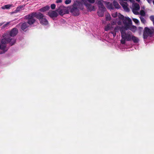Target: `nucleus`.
<instances>
[{
    "instance_id": "obj_27",
    "label": "nucleus",
    "mask_w": 154,
    "mask_h": 154,
    "mask_svg": "<svg viewBox=\"0 0 154 154\" xmlns=\"http://www.w3.org/2000/svg\"><path fill=\"white\" fill-rule=\"evenodd\" d=\"M140 14L141 16H144L145 15V13L143 10H141L140 11Z\"/></svg>"
},
{
    "instance_id": "obj_30",
    "label": "nucleus",
    "mask_w": 154,
    "mask_h": 154,
    "mask_svg": "<svg viewBox=\"0 0 154 154\" xmlns=\"http://www.w3.org/2000/svg\"><path fill=\"white\" fill-rule=\"evenodd\" d=\"M105 30L106 31H108L110 29V26L109 25H107L105 27Z\"/></svg>"
},
{
    "instance_id": "obj_20",
    "label": "nucleus",
    "mask_w": 154,
    "mask_h": 154,
    "mask_svg": "<svg viewBox=\"0 0 154 154\" xmlns=\"http://www.w3.org/2000/svg\"><path fill=\"white\" fill-rule=\"evenodd\" d=\"M24 5H20L18 6L15 10V12H19L20 11L22 10L23 8L24 7Z\"/></svg>"
},
{
    "instance_id": "obj_32",
    "label": "nucleus",
    "mask_w": 154,
    "mask_h": 154,
    "mask_svg": "<svg viewBox=\"0 0 154 154\" xmlns=\"http://www.w3.org/2000/svg\"><path fill=\"white\" fill-rule=\"evenodd\" d=\"M150 20L153 22V23H154V16H151L150 17Z\"/></svg>"
},
{
    "instance_id": "obj_39",
    "label": "nucleus",
    "mask_w": 154,
    "mask_h": 154,
    "mask_svg": "<svg viewBox=\"0 0 154 154\" xmlns=\"http://www.w3.org/2000/svg\"><path fill=\"white\" fill-rule=\"evenodd\" d=\"M9 23L8 22L7 23H6V24H5L4 26V27H6L8 25Z\"/></svg>"
},
{
    "instance_id": "obj_21",
    "label": "nucleus",
    "mask_w": 154,
    "mask_h": 154,
    "mask_svg": "<svg viewBox=\"0 0 154 154\" xmlns=\"http://www.w3.org/2000/svg\"><path fill=\"white\" fill-rule=\"evenodd\" d=\"M129 26L128 29H130L131 31L133 32H135L137 29L136 27L134 26H132L131 27Z\"/></svg>"
},
{
    "instance_id": "obj_41",
    "label": "nucleus",
    "mask_w": 154,
    "mask_h": 154,
    "mask_svg": "<svg viewBox=\"0 0 154 154\" xmlns=\"http://www.w3.org/2000/svg\"><path fill=\"white\" fill-rule=\"evenodd\" d=\"M120 2H125L124 1H127L128 0H119Z\"/></svg>"
},
{
    "instance_id": "obj_5",
    "label": "nucleus",
    "mask_w": 154,
    "mask_h": 154,
    "mask_svg": "<svg viewBox=\"0 0 154 154\" xmlns=\"http://www.w3.org/2000/svg\"><path fill=\"white\" fill-rule=\"evenodd\" d=\"M153 33H154V32L153 30H152V27H150V29L147 27H145L144 28L143 33L144 39L147 38L148 36L151 37Z\"/></svg>"
},
{
    "instance_id": "obj_33",
    "label": "nucleus",
    "mask_w": 154,
    "mask_h": 154,
    "mask_svg": "<svg viewBox=\"0 0 154 154\" xmlns=\"http://www.w3.org/2000/svg\"><path fill=\"white\" fill-rule=\"evenodd\" d=\"M51 8L52 9H54L56 7V5L55 4H52L51 6Z\"/></svg>"
},
{
    "instance_id": "obj_13",
    "label": "nucleus",
    "mask_w": 154,
    "mask_h": 154,
    "mask_svg": "<svg viewBox=\"0 0 154 154\" xmlns=\"http://www.w3.org/2000/svg\"><path fill=\"white\" fill-rule=\"evenodd\" d=\"M8 49V48H6L5 45L0 44V50H1L0 54L5 53L7 51Z\"/></svg>"
},
{
    "instance_id": "obj_12",
    "label": "nucleus",
    "mask_w": 154,
    "mask_h": 154,
    "mask_svg": "<svg viewBox=\"0 0 154 154\" xmlns=\"http://www.w3.org/2000/svg\"><path fill=\"white\" fill-rule=\"evenodd\" d=\"M106 8H99L98 10V15L99 17H102L104 16V14L105 11H106Z\"/></svg>"
},
{
    "instance_id": "obj_44",
    "label": "nucleus",
    "mask_w": 154,
    "mask_h": 154,
    "mask_svg": "<svg viewBox=\"0 0 154 154\" xmlns=\"http://www.w3.org/2000/svg\"><path fill=\"white\" fill-rule=\"evenodd\" d=\"M114 22H113V23H112V25H113V24H114Z\"/></svg>"
},
{
    "instance_id": "obj_34",
    "label": "nucleus",
    "mask_w": 154,
    "mask_h": 154,
    "mask_svg": "<svg viewBox=\"0 0 154 154\" xmlns=\"http://www.w3.org/2000/svg\"><path fill=\"white\" fill-rule=\"evenodd\" d=\"M125 40H126V39H122L121 41V42L122 44H125Z\"/></svg>"
},
{
    "instance_id": "obj_25",
    "label": "nucleus",
    "mask_w": 154,
    "mask_h": 154,
    "mask_svg": "<svg viewBox=\"0 0 154 154\" xmlns=\"http://www.w3.org/2000/svg\"><path fill=\"white\" fill-rule=\"evenodd\" d=\"M140 20L142 23L144 24L146 23V20L143 17H140Z\"/></svg>"
},
{
    "instance_id": "obj_2",
    "label": "nucleus",
    "mask_w": 154,
    "mask_h": 154,
    "mask_svg": "<svg viewBox=\"0 0 154 154\" xmlns=\"http://www.w3.org/2000/svg\"><path fill=\"white\" fill-rule=\"evenodd\" d=\"M18 32V30L17 28H13L10 32L9 34L7 36L6 35V37L1 40V44H5L9 43L11 46L14 45L16 42V40L14 38H12L11 37L16 35Z\"/></svg>"
},
{
    "instance_id": "obj_7",
    "label": "nucleus",
    "mask_w": 154,
    "mask_h": 154,
    "mask_svg": "<svg viewBox=\"0 0 154 154\" xmlns=\"http://www.w3.org/2000/svg\"><path fill=\"white\" fill-rule=\"evenodd\" d=\"M56 11L61 15H63L66 13H68L69 12L66 9L65 7L62 6H60L58 9H57Z\"/></svg>"
},
{
    "instance_id": "obj_28",
    "label": "nucleus",
    "mask_w": 154,
    "mask_h": 154,
    "mask_svg": "<svg viewBox=\"0 0 154 154\" xmlns=\"http://www.w3.org/2000/svg\"><path fill=\"white\" fill-rule=\"evenodd\" d=\"M112 17H116L117 16L118 14L117 12H115L114 13H112Z\"/></svg>"
},
{
    "instance_id": "obj_24",
    "label": "nucleus",
    "mask_w": 154,
    "mask_h": 154,
    "mask_svg": "<svg viewBox=\"0 0 154 154\" xmlns=\"http://www.w3.org/2000/svg\"><path fill=\"white\" fill-rule=\"evenodd\" d=\"M106 19L107 20H110L111 19V17L109 14L106 15Z\"/></svg>"
},
{
    "instance_id": "obj_43",
    "label": "nucleus",
    "mask_w": 154,
    "mask_h": 154,
    "mask_svg": "<svg viewBox=\"0 0 154 154\" xmlns=\"http://www.w3.org/2000/svg\"><path fill=\"white\" fill-rule=\"evenodd\" d=\"M152 2H153V4L154 5V0L152 1Z\"/></svg>"
},
{
    "instance_id": "obj_37",
    "label": "nucleus",
    "mask_w": 154,
    "mask_h": 154,
    "mask_svg": "<svg viewBox=\"0 0 154 154\" xmlns=\"http://www.w3.org/2000/svg\"><path fill=\"white\" fill-rule=\"evenodd\" d=\"M117 24L118 25H120L122 24V21L119 20L117 22Z\"/></svg>"
},
{
    "instance_id": "obj_3",
    "label": "nucleus",
    "mask_w": 154,
    "mask_h": 154,
    "mask_svg": "<svg viewBox=\"0 0 154 154\" xmlns=\"http://www.w3.org/2000/svg\"><path fill=\"white\" fill-rule=\"evenodd\" d=\"M83 9L82 3L81 2L77 1L74 2L69 8L70 12L75 16H78L79 14V10H82Z\"/></svg>"
},
{
    "instance_id": "obj_38",
    "label": "nucleus",
    "mask_w": 154,
    "mask_h": 154,
    "mask_svg": "<svg viewBox=\"0 0 154 154\" xmlns=\"http://www.w3.org/2000/svg\"><path fill=\"white\" fill-rule=\"evenodd\" d=\"M148 2L149 4H151L152 3V0H146Z\"/></svg>"
},
{
    "instance_id": "obj_40",
    "label": "nucleus",
    "mask_w": 154,
    "mask_h": 154,
    "mask_svg": "<svg viewBox=\"0 0 154 154\" xmlns=\"http://www.w3.org/2000/svg\"><path fill=\"white\" fill-rule=\"evenodd\" d=\"M138 28L140 31H142L143 30V28L140 27Z\"/></svg>"
},
{
    "instance_id": "obj_45",
    "label": "nucleus",
    "mask_w": 154,
    "mask_h": 154,
    "mask_svg": "<svg viewBox=\"0 0 154 154\" xmlns=\"http://www.w3.org/2000/svg\"><path fill=\"white\" fill-rule=\"evenodd\" d=\"M130 1H131L132 0H129Z\"/></svg>"
},
{
    "instance_id": "obj_23",
    "label": "nucleus",
    "mask_w": 154,
    "mask_h": 154,
    "mask_svg": "<svg viewBox=\"0 0 154 154\" xmlns=\"http://www.w3.org/2000/svg\"><path fill=\"white\" fill-rule=\"evenodd\" d=\"M119 17L120 19L122 20V21L125 18V17L122 15L121 14H119Z\"/></svg>"
},
{
    "instance_id": "obj_22",
    "label": "nucleus",
    "mask_w": 154,
    "mask_h": 154,
    "mask_svg": "<svg viewBox=\"0 0 154 154\" xmlns=\"http://www.w3.org/2000/svg\"><path fill=\"white\" fill-rule=\"evenodd\" d=\"M12 5L8 4L5 5L1 7V8L2 9H9L11 7Z\"/></svg>"
},
{
    "instance_id": "obj_26",
    "label": "nucleus",
    "mask_w": 154,
    "mask_h": 154,
    "mask_svg": "<svg viewBox=\"0 0 154 154\" xmlns=\"http://www.w3.org/2000/svg\"><path fill=\"white\" fill-rule=\"evenodd\" d=\"M120 27L119 26H116L114 28V31L116 32H118L120 29Z\"/></svg>"
},
{
    "instance_id": "obj_9",
    "label": "nucleus",
    "mask_w": 154,
    "mask_h": 154,
    "mask_svg": "<svg viewBox=\"0 0 154 154\" xmlns=\"http://www.w3.org/2000/svg\"><path fill=\"white\" fill-rule=\"evenodd\" d=\"M132 7L133 12L135 14H137L138 13L137 11H139L140 9L139 5L138 4L135 3L133 5Z\"/></svg>"
},
{
    "instance_id": "obj_4",
    "label": "nucleus",
    "mask_w": 154,
    "mask_h": 154,
    "mask_svg": "<svg viewBox=\"0 0 154 154\" xmlns=\"http://www.w3.org/2000/svg\"><path fill=\"white\" fill-rule=\"evenodd\" d=\"M120 32L122 39H126V41H128L131 40V32L128 31L127 32L125 29H120Z\"/></svg>"
},
{
    "instance_id": "obj_42",
    "label": "nucleus",
    "mask_w": 154,
    "mask_h": 154,
    "mask_svg": "<svg viewBox=\"0 0 154 154\" xmlns=\"http://www.w3.org/2000/svg\"><path fill=\"white\" fill-rule=\"evenodd\" d=\"M2 23H0V26H1L2 25Z\"/></svg>"
},
{
    "instance_id": "obj_35",
    "label": "nucleus",
    "mask_w": 154,
    "mask_h": 154,
    "mask_svg": "<svg viewBox=\"0 0 154 154\" xmlns=\"http://www.w3.org/2000/svg\"><path fill=\"white\" fill-rule=\"evenodd\" d=\"M116 32L114 31V32H112L110 33L113 34V37H115L116 35Z\"/></svg>"
},
{
    "instance_id": "obj_8",
    "label": "nucleus",
    "mask_w": 154,
    "mask_h": 154,
    "mask_svg": "<svg viewBox=\"0 0 154 154\" xmlns=\"http://www.w3.org/2000/svg\"><path fill=\"white\" fill-rule=\"evenodd\" d=\"M84 5L90 11H94L95 7L90 4L88 3L86 0H83Z\"/></svg>"
},
{
    "instance_id": "obj_15",
    "label": "nucleus",
    "mask_w": 154,
    "mask_h": 154,
    "mask_svg": "<svg viewBox=\"0 0 154 154\" xmlns=\"http://www.w3.org/2000/svg\"><path fill=\"white\" fill-rule=\"evenodd\" d=\"M105 4L106 5L107 8L110 10H113L114 8L113 4L109 2H105Z\"/></svg>"
},
{
    "instance_id": "obj_36",
    "label": "nucleus",
    "mask_w": 154,
    "mask_h": 154,
    "mask_svg": "<svg viewBox=\"0 0 154 154\" xmlns=\"http://www.w3.org/2000/svg\"><path fill=\"white\" fill-rule=\"evenodd\" d=\"M62 2V0H57L56 2L57 3H61Z\"/></svg>"
},
{
    "instance_id": "obj_11",
    "label": "nucleus",
    "mask_w": 154,
    "mask_h": 154,
    "mask_svg": "<svg viewBox=\"0 0 154 154\" xmlns=\"http://www.w3.org/2000/svg\"><path fill=\"white\" fill-rule=\"evenodd\" d=\"M48 15L51 18H53L57 17L58 14L57 12L55 11H50L48 12Z\"/></svg>"
},
{
    "instance_id": "obj_19",
    "label": "nucleus",
    "mask_w": 154,
    "mask_h": 154,
    "mask_svg": "<svg viewBox=\"0 0 154 154\" xmlns=\"http://www.w3.org/2000/svg\"><path fill=\"white\" fill-rule=\"evenodd\" d=\"M131 40H132L134 43H137L139 41V39L134 36H132L131 37Z\"/></svg>"
},
{
    "instance_id": "obj_14",
    "label": "nucleus",
    "mask_w": 154,
    "mask_h": 154,
    "mask_svg": "<svg viewBox=\"0 0 154 154\" xmlns=\"http://www.w3.org/2000/svg\"><path fill=\"white\" fill-rule=\"evenodd\" d=\"M104 1L102 0H97V2H96L97 4L98 8H105L103 4Z\"/></svg>"
},
{
    "instance_id": "obj_10",
    "label": "nucleus",
    "mask_w": 154,
    "mask_h": 154,
    "mask_svg": "<svg viewBox=\"0 0 154 154\" xmlns=\"http://www.w3.org/2000/svg\"><path fill=\"white\" fill-rule=\"evenodd\" d=\"M120 4L125 11L127 12H129L130 9L128 7V5L127 2H120Z\"/></svg>"
},
{
    "instance_id": "obj_17",
    "label": "nucleus",
    "mask_w": 154,
    "mask_h": 154,
    "mask_svg": "<svg viewBox=\"0 0 154 154\" xmlns=\"http://www.w3.org/2000/svg\"><path fill=\"white\" fill-rule=\"evenodd\" d=\"M50 8V7L47 5L39 9V11L41 12H44L49 10Z\"/></svg>"
},
{
    "instance_id": "obj_16",
    "label": "nucleus",
    "mask_w": 154,
    "mask_h": 154,
    "mask_svg": "<svg viewBox=\"0 0 154 154\" xmlns=\"http://www.w3.org/2000/svg\"><path fill=\"white\" fill-rule=\"evenodd\" d=\"M28 24L30 25L28 22H25L23 23L21 25V28L23 30H24L28 27Z\"/></svg>"
},
{
    "instance_id": "obj_18",
    "label": "nucleus",
    "mask_w": 154,
    "mask_h": 154,
    "mask_svg": "<svg viewBox=\"0 0 154 154\" xmlns=\"http://www.w3.org/2000/svg\"><path fill=\"white\" fill-rule=\"evenodd\" d=\"M113 6L115 7L116 8L119 9L120 8V6L118 3L115 0L113 1Z\"/></svg>"
},
{
    "instance_id": "obj_1",
    "label": "nucleus",
    "mask_w": 154,
    "mask_h": 154,
    "mask_svg": "<svg viewBox=\"0 0 154 154\" xmlns=\"http://www.w3.org/2000/svg\"><path fill=\"white\" fill-rule=\"evenodd\" d=\"M44 15L40 12L37 13L32 12L25 16V19L28 20V23L30 24H33L35 21V20L34 18L36 17L38 19L41 24L43 25H46L48 24V21L44 17Z\"/></svg>"
},
{
    "instance_id": "obj_31",
    "label": "nucleus",
    "mask_w": 154,
    "mask_h": 154,
    "mask_svg": "<svg viewBox=\"0 0 154 154\" xmlns=\"http://www.w3.org/2000/svg\"><path fill=\"white\" fill-rule=\"evenodd\" d=\"M71 0H66L65 1V3L66 4L68 5L71 2Z\"/></svg>"
},
{
    "instance_id": "obj_6",
    "label": "nucleus",
    "mask_w": 154,
    "mask_h": 154,
    "mask_svg": "<svg viewBox=\"0 0 154 154\" xmlns=\"http://www.w3.org/2000/svg\"><path fill=\"white\" fill-rule=\"evenodd\" d=\"M122 22L124 25L125 29L126 30H128L129 26H131L132 24L131 20L128 17H125Z\"/></svg>"
},
{
    "instance_id": "obj_29",
    "label": "nucleus",
    "mask_w": 154,
    "mask_h": 154,
    "mask_svg": "<svg viewBox=\"0 0 154 154\" xmlns=\"http://www.w3.org/2000/svg\"><path fill=\"white\" fill-rule=\"evenodd\" d=\"M133 20L136 24H138L139 22L138 20L136 18H133Z\"/></svg>"
}]
</instances>
